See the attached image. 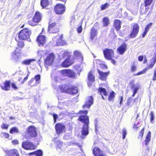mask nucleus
Listing matches in <instances>:
<instances>
[{
	"instance_id": "obj_1",
	"label": "nucleus",
	"mask_w": 156,
	"mask_h": 156,
	"mask_svg": "<svg viewBox=\"0 0 156 156\" xmlns=\"http://www.w3.org/2000/svg\"><path fill=\"white\" fill-rule=\"evenodd\" d=\"M88 114L87 110H80L79 111L77 114L78 118L77 120L83 123V125H89L90 124L89 117L87 115Z\"/></svg>"
},
{
	"instance_id": "obj_2",
	"label": "nucleus",
	"mask_w": 156,
	"mask_h": 156,
	"mask_svg": "<svg viewBox=\"0 0 156 156\" xmlns=\"http://www.w3.org/2000/svg\"><path fill=\"white\" fill-rule=\"evenodd\" d=\"M42 18V14L38 11H36L32 20L28 21V24L32 26H37L41 21Z\"/></svg>"
},
{
	"instance_id": "obj_3",
	"label": "nucleus",
	"mask_w": 156,
	"mask_h": 156,
	"mask_svg": "<svg viewBox=\"0 0 156 156\" xmlns=\"http://www.w3.org/2000/svg\"><path fill=\"white\" fill-rule=\"evenodd\" d=\"M31 34V30L26 28L21 30L18 33V38L20 40H27Z\"/></svg>"
},
{
	"instance_id": "obj_4",
	"label": "nucleus",
	"mask_w": 156,
	"mask_h": 156,
	"mask_svg": "<svg viewBox=\"0 0 156 156\" xmlns=\"http://www.w3.org/2000/svg\"><path fill=\"white\" fill-rule=\"evenodd\" d=\"M26 132L28 135V136L26 135L24 136L26 139H30L31 138H35L37 136L36 128L34 126H28Z\"/></svg>"
},
{
	"instance_id": "obj_5",
	"label": "nucleus",
	"mask_w": 156,
	"mask_h": 156,
	"mask_svg": "<svg viewBox=\"0 0 156 156\" xmlns=\"http://www.w3.org/2000/svg\"><path fill=\"white\" fill-rule=\"evenodd\" d=\"M55 58V56L54 53L51 52L48 54L44 61V66L48 67L52 65L54 63Z\"/></svg>"
},
{
	"instance_id": "obj_6",
	"label": "nucleus",
	"mask_w": 156,
	"mask_h": 156,
	"mask_svg": "<svg viewBox=\"0 0 156 156\" xmlns=\"http://www.w3.org/2000/svg\"><path fill=\"white\" fill-rule=\"evenodd\" d=\"M22 147L27 150H33L36 149L37 146L32 142L25 140L22 142Z\"/></svg>"
},
{
	"instance_id": "obj_7",
	"label": "nucleus",
	"mask_w": 156,
	"mask_h": 156,
	"mask_svg": "<svg viewBox=\"0 0 156 156\" xmlns=\"http://www.w3.org/2000/svg\"><path fill=\"white\" fill-rule=\"evenodd\" d=\"M48 31L50 33H57L59 31V28L55 22H49L48 27Z\"/></svg>"
},
{
	"instance_id": "obj_8",
	"label": "nucleus",
	"mask_w": 156,
	"mask_h": 156,
	"mask_svg": "<svg viewBox=\"0 0 156 156\" xmlns=\"http://www.w3.org/2000/svg\"><path fill=\"white\" fill-rule=\"evenodd\" d=\"M103 53L105 58L108 60L111 59L114 56V51L112 49L105 48L103 50Z\"/></svg>"
},
{
	"instance_id": "obj_9",
	"label": "nucleus",
	"mask_w": 156,
	"mask_h": 156,
	"mask_svg": "<svg viewBox=\"0 0 156 156\" xmlns=\"http://www.w3.org/2000/svg\"><path fill=\"white\" fill-rule=\"evenodd\" d=\"M47 37L41 33L37 37L36 41L38 45L39 46H43L46 44L47 42Z\"/></svg>"
},
{
	"instance_id": "obj_10",
	"label": "nucleus",
	"mask_w": 156,
	"mask_h": 156,
	"mask_svg": "<svg viewBox=\"0 0 156 156\" xmlns=\"http://www.w3.org/2000/svg\"><path fill=\"white\" fill-rule=\"evenodd\" d=\"M139 25L137 23H134L129 34V37L131 38H134L136 37L139 33Z\"/></svg>"
},
{
	"instance_id": "obj_11",
	"label": "nucleus",
	"mask_w": 156,
	"mask_h": 156,
	"mask_svg": "<svg viewBox=\"0 0 156 156\" xmlns=\"http://www.w3.org/2000/svg\"><path fill=\"white\" fill-rule=\"evenodd\" d=\"M61 75L64 76H68L70 78H75L76 74L71 69H64L61 71Z\"/></svg>"
},
{
	"instance_id": "obj_12",
	"label": "nucleus",
	"mask_w": 156,
	"mask_h": 156,
	"mask_svg": "<svg viewBox=\"0 0 156 156\" xmlns=\"http://www.w3.org/2000/svg\"><path fill=\"white\" fill-rule=\"evenodd\" d=\"M65 6L62 4L58 3L54 7V10L57 14L63 13L65 11Z\"/></svg>"
},
{
	"instance_id": "obj_13",
	"label": "nucleus",
	"mask_w": 156,
	"mask_h": 156,
	"mask_svg": "<svg viewBox=\"0 0 156 156\" xmlns=\"http://www.w3.org/2000/svg\"><path fill=\"white\" fill-rule=\"evenodd\" d=\"M70 56L67 57L61 64V66L64 68L68 67L72 65L74 63V61L71 59Z\"/></svg>"
},
{
	"instance_id": "obj_14",
	"label": "nucleus",
	"mask_w": 156,
	"mask_h": 156,
	"mask_svg": "<svg viewBox=\"0 0 156 156\" xmlns=\"http://www.w3.org/2000/svg\"><path fill=\"white\" fill-rule=\"evenodd\" d=\"M57 36H56L53 38V40L56 42V45L57 46H63L66 44V42L63 39V35L62 34L59 36V38H57Z\"/></svg>"
},
{
	"instance_id": "obj_15",
	"label": "nucleus",
	"mask_w": 156,
	"mask_h": 156,
	"mask_svg": "<svg viewBox=\"0 0 156 156\" xmlns=\"http://www.w3.org/2000/svg\"><path fill=\"white\" fill-rule=\"evenodd\" d=\"M21 51L20 49L18 47H16L14 51L12 52L11 54L12 58L17 62L18 61V59L21 54Z\"/></svg>"
},
{
	"instance_id": "obj_16",
	"label": "nucleus",
	"mask_w": 156,
	"mask_h": 156,
	"mask_svg": "<svg viewBox=\"0 0 156 156\" xmlns=\"http://www.w3.org/2000/svg\"><path fill=\"white\" fill-rule=\"evenodd\" d=\"M97 70L99 74V79L102 81H106L107 76L109 74L110 71H108L106 72H103L101 71L100 69L98 68H97Z\"/></svg>"
},
{
	"instance_id": "obj_17",
	"label": "nucleus",
	"mask_w": 156,
	"mask_h": 156,
	"mask_svg": "<svg viewBox=\"0 0 156 156\" xmlns=\"http://www.w3.org/2000/svg\"><path fill=\"white\" fill-rule=\"evenodd\" d=\"M93 99L92 96H88L86 98V101L82 107L83 108H89L91 105L93 104Z\"/></svg>"
},
{
	"instance_id": "obj_18",
	"label": "nucleus",
	"mask_w": 156,
	"mask_h": 156,
	"mask_svg": "<svg viewBox=\"0 0 156 156\" xmlns=\"http://www.w3.org/2000/svg\"><path fill=\"white\" fill-rule=\"evenodd\" d=\"M127 49V45L125 42H123L118 47L116 52L118 54L122 55L124 54Z\"/></svg>"
},
{
	"instance_id": "obj_19",
	"label": "nucleus",
	"mask_w": 156,
	"mask_h": 156,
	"mask_svg": "<svg viewBox=\"0 0 156 156\" xmlns=\"http://www.w3.org/2000/svg\"><path fill=\"white\" fill-rule=\"evenodd\" d=\"M65 128V126L61 123H57L55 126L56 132L58 135L62 133Z\"/></svg>"
},
{
	"instance_id": "obj_20",
	"label": "nucleus",
	"mask_w": 156,
	"mask_h": 156,
	"mask_svg": "<svg viewBox=\"0 0 156 156\" xmlns=\"http://www.w3.org/2000/svg\"><path fill=\"white\" fill-rule=\"evenodd\" d=\"M73 59L74 61L75 59H76L82 62L83 60V56L80 51L76 50L75 51L73 52Z\"/></svg>"
},
{
	"instance_id": "obj_21",
	"label": "nucleus",
	"mask_w": 156,
	"mask_h": 156,
	"mask_svg": "<svg viewBox=\"0 0 156 156\" xmlns=\"http://www.w3.org/2000/svg\"><path fill=\"white\" fill-rule=\"evenodd\" d=\"M93 153L94 156H107L106 155L103 153V151L96 147L93 148Z\"/></svg>"
},
{
	"instance_id": "obj_22",
	"label": "nucleus",
	"mask_w": 156,
	"mask_h": 156,
	"mask_svg": "<svg viewBox=\"0 0 156 156\" xmlns=\"http://www.w3.org/2000/svg\"><path fill=\"white\" fill-rule=\"evenodd\" d=\"M6 152L7 156H20L19 151L16 149H12Z\"/></svg>"
},
{
	"instance_id": "obj_23",
	"label": "nucleus",
	"mask_w": 156,
	"mask_h": 156,
	"mask_svg": "<svg viewBox=\"0 0 156 156\" xmlns=\"http://www.w3.org/2000/svg\"><path fill=\"white\" fill-rule=\"evenodd\" d=\"M78 92L77 88L76 86L73 85H69L68 94L72 95H74Z\"/></svg>"
},
{
	"instance_id": "obj_24",
	"label": "nucleus",
	"mask_w": 156,
	"mask_h": 156,
	"mask_svg": "<svg viewBox=\"0 0 156 156\" xmlns=\"http://www.w3.org/2000/svg\"><path fill=\"white\" fill-rule=\"evenodd\" d=\"M87 79L88 80L87 84L89 86L91 85L92 83L94 82L95 81V77L92 74V70H91L88 73Z\"/></svg>"
},
{
	"instance_id": "obj_25",
	"label": "nucleus",
	"mask_w": 156,
	"mask_h": 156,
	"mask_svg": "<svg viewBox=\"0 0 156 156\" xmlns=\"http://www.w3.org/2000/svg\"><path fill=\"white\" fill-rule=\"evenodd\" d=\"M10 80H6L3 83L4 85L1 86V89L4 91L9 90L10 88Z\"/></svg>"
},
{
	"instance_id": "obj_26",
	"label": "nucleus",
	"mask_w": 156,
	"mask_h": 156,
	"mask_svg": "<svg viewBox=\"0 0 156 156\" xmlns=\"http://www.w3.org/2000/svg\"><path fill=\"white\" fill-rule=\"evenodd\" d=\"M98 92L101 95L102 98L104 100L105 99V98L103 96H107V93L106 90L105 88L101 87H99L98 88Z\"/></svg>"
},
{
	"instance_id": "obj_27",
	"label": "nucleus",
	"mask_w": 156,
	"mask_h": 156,
	"mask_svg": "<svg viewBox=\"0 0 156 156\" xmlns=\"http://www.w3.org/2000/svg\"><path fill=\"white\" fill-rule=\"evenodd\" d=\"M98 32L95 28L93 27L91 29L90 32V38L91 40H93L95 37L97 35Z\"/></svg>"
},
{
	"instance_id": "obj_28",
	"label": "nucleus",
	"mask_w": 156,
	"mask_h": 156,
	"mask_svg": "<svg viewBox=\"0 0 156 156\" xmlns=\"http://www.w3.org/2000/svg\"><path fill=\"white\" fill-rule=\"evenodd\" d=\"M121 21L119 20L115 19L114 21L113 25L116 31L119 30L121 27Z\"/></svg>"
},
{
	"instance_id": "obj_29",
	"label": "nucleus",
	"mask_w": 156,
	"mask_h": 156,
	"mask_svg": "<svg viewBox=\"0 0 156 156\" xmlns=\"http://www.w3.org/2000/svg\"><path fill=\"white\" fill-rule=\"evenodd\" d=\"M69 85L63 84L59 86V89L62 92L68 93Z\"/></svg>"
},
{
	"instance_id": "obj_30",
	"label": "nucleus",
	"mask_w": 156,
	"mask_h": 156,
	"mask_svg": "<svg viewBox=\"0 0 156 156\" xmlns=\"http://www.w3.org/2000/svg\"><path fill=\"white\" fill-rule=\"evenodd\" d=\"M89 125H83L81 131V134L84 136L87 135L89 133L88 131Z\"/></svg>"
},
{
	"instance_id": "obj_31",
	"label": "nucleus",
	"mask_w": 156,
	"mask_h": 156,
	"mask_svg": "<svg viewBox=\"0 0 156 156\" xmlns=\"http://www.w3.org/2000/svg\"><path fill=\"white\" fill-rule=\"evenodd\" d=\"M29 155H34V156H42L43 152L41 150H38L36 151L28 153Z\"/></svg>"
},
{
	"instance_id": "obj_32",
	"label": "nucleus",
	"mask_w": 156,
	"mask_h": 156,
	"mask_svg": "<svg viewBox=\"0 0 156 156\" xmlns=\"http://www.w3.org/2000/svg\"><path fill=\"white\" fill-rule=\"evenodd\" d=\"M144 5L141 4L140 6V12L142 15L145 14L148 12L149 9H150L149 7L148 6H145V8L144 10Z\"/></svg>"
},
{
	"instance_id": "obj_33",
	"label": "nucleus",
	"mask_w": 156,
	"mask_h": 156,
	"mask_svg": "<svg viewBox=\"0 0 156 156\" xmlns=\"http://www.w3.org/2000/svg\"><path fill=\"white\" fill-rule=\"evenodd\" d=\"M115 96V93L113 91H112L108 95V100L109 102H113L114 101V98Z\"/></svg>"
},
{
	"instance_id": "obj_34",
	"label": "nucleus",
	"mask_w": 156,
	"mask_h": 156,
	"mask_svg": "<svg viewBox=\"0 0 156 156\" xmlns=\"http://www.w3.org/2000/svg\"><path fill=\"white\" fill-rule=\"evenodd\" d=\"M151 137V133L150 131H149L146 136L145 139L144 140V142L146 145H147L150 141Z\"/></svg>"
},
{
	"instance_id": "obj_35",
	"label": "nucleus",
	"mask_w": 156,
	"mask_h": 156,
	"mask_svg": "<svg viewBox=\"0 0 156 156\" xmlns=\"http://www.w3.org/2000/svg\"><path fill=\"white\" fill-rule=\"evenodd\" d=\"M49 5L48 0H41V5L43 8L46 7Z\"/></svg>"
},
{
	"instance_id": "obj_36",
	"label": "nucleus",
	"mask_w": 156,
	"mask_h": 156,
	"mask_svg": "<svg viewBox=\"0 0 156 156\" xmlns=\"http://www.w3.org/2000/svg\"><path fill=\"white\" fill-rule=\"evenodd\" d=\"M102 22L103 26L104 27H107L109 24L108 19L106 17H105L103 18Z\"/></svg>"
},
{
	"instance_id": "obj_37",
	"label": "nucleus",
	"mask_w": 156,
	"mask_h": 156,
	"mask_svg": "<svg viewBox=\"0 0 156 156\" xmlns=\"http://www.w3.org/2000/svg\"><path fill=\"white\" fill-rule=\"evenodd\" d=\"M144 130L145 127H144L140 131L137 137L138 139L141 140L142 139L144 133Z\"/></svg>"
},
{
	"instance_id": "obj_38",
	"label": "nucleus",
	"mask_w": 156,
	"mask_h": 156,
	"mask_svg": "<svg viewBox=\"0 0 156 156\" xmlns=\"http://www.w3.org/2000/svg\"><path fill=\"white\" fill-rule=\"evenodd\" d=\"M34 61H35V60L34 59H26L23 60L22 62L23 64L26 65H28L30 64V63Z\"/></svg>"
},
{
	"instance_id": "obj_39",
	"label": "nucleus",
	"mask_w": 156,
	"mask_h": 156,
	"mask_svg": "<svg viewBox=\"0 0 156 156\" xmlns=\"http://www.w3.org/2000/svg\"><path fill=\"white\" fill-rule=\"evenodd\" d=\"M28 84L31 86H35L37 85V84L34 80V79L32 78L28 82Z\"/></svg>"
},
{
	"instance_id": "obj_40",
	"label": "nucleus",
	"mask_w": 156,
	"mask_h": 156,
	"mask_svg": "<svg viewBox=\"0 0 156 156\" xmlns=\"http://www.w3.org/2000/svg\"><path fill=\"white\" fill-rule=\"evenodd\" d=\"M136 66L135 62H133L130 67V71L132 73L135 72L136 70Z\"/></svg>"
},
{
	"instance_id": "obj_41",
	"label": "nucleus",
	"mask_w": 156,
	"mask_h": 156,
	"mask_svg": "<svg viewBox=\"0 0 156 156\" xmlns=\"http://www.w3.org/2000/svg\"><path fill=\"white\" fill-rule=\"evenodd\" d=\"M19 132L18 128L15 127L11 128L9 130V133L11 134H13L15 133H17Z\"/></svg>"
},
{
	"instance_id": "obj_42",
	"label": "nucleus",
	"mask_w": 156,
	"mask_h": 156,
	"mask_svg": "<svg viewBox=\"0 0 156 156\" xmlns=\"http://www.w3.org/2000/svg\"><path fill=\"white\" fill-rule=\"evenodd\" d=\"M153 1L154 0H144V6H148L152 4Z\"/></svg>"
},
{
	"instance_id": "obj_43",
	"label": "nucleus",
	"mask_w": 156,
	"mask_h": 156,
	"mask_svg": "<svg viewBox=\"0 0 156 156\" xmlns=\"http://www.w3.org/2000/svg\"><path fill=\"white\" fill-rule=\"evenodd\" d=\"M109 6L108 3L106 2L104 4H102L100 6L101 9V10L105 9L106 8H108Z\"/></svg>"
},
{
	"instance_id": "obj_44",
	"label": "nucleus",
	"mask_w": 156,
	"mask_h": 156,
	"mask_svg": "<svg viewBox=\"0 0 156 156\" xmlns=\"http://www.w3.org/2000/svg\"><path fill=\"white\" fill-rule=\"evenodd\" d=\"M17 45L20 48H23L24 46V42L23 41H17Z\"/></svg>"
},
{
	"instance_id": "obj_45",
	"label": "nucleus",
	"mask_w": 156,
	"mask_h": 156,
	"mask_svg": "<svg viewBox=\"0 0 156 156\" xmlns=\"http://www.w3.org/2000/svg\"><path fill=\"white\" fill-rule=\"evenodd\" d=\"M34 78V80H35V81L37 84L40 83L41 79V76L39 74H37L36 75Z\"/></svg>"
},
{
	"instance_id": "obj_46",
	"label": "nucleus",
	"mask_w": 156,
	"mask_h": 156,
	"mask_svg": "<svg viewBox=\"0 0 156 156\" xmlns=\"http://www.w3.org/2000/svg\"><path fill=\"white\" fill-rule=\"evenodd\" d=\"M134 80H131L129 83V84L130 86V87L132 89H134L135 86V85L134 84Z\"/></svg>"
},
{
	"instance_id": "obj_47",
	"label": "nucleus",
	"mask_w": 156,
	"mask_h": 156,
	"mask_svg": "<svg viewBox=\"0 0 156 156\" xmlns=\"http://www.w3.org/2000/svg\"><path fill=\"white\" fill-rule=\"evenodd\" d=\"M140 87L139 86H136V87H135L134 89H132L133 90V94L132 95V96L133 97L134 96L135 94L137 93L138 90L139 89Z\"/></svg>"
},
{
	"instance_id": "obj_48",
	"label": "nucleus",
	"mask_w": 156,
	"mask_h": 156,
	"mask_svg": "<svg viewBox=\"0 0 156 156\" xmlns=\"http://www.w3.org/2000/svg\"><path fill=\"white\" fill-rule=\"evenodd\" d=\"M70 56V58H71V55H70L69 52L68 51H66L64 52L63 55L62 57L63 58H65L66 57H69Z\"/></svg>"
},
{
	"instance_id": "obj_49",
	"label": "nucleus",
	"mask_w": 156,
	"mask_h": 156,
	"mask_svg": "<svg viewBox=\"0 0 156 156\" xmlns=\"http://www.w3.org/2000/svg\"><path fill=\"white\" fill-rule=\"evenodd\" d=\"M99 65L100 67L102 69H107L108 68L107 66L105 64L101 63Z\"/></svg>"
},
{
	"instance_id": "obj_50",
	"label": "nucleus",
	"mask_w": 156,
	"mask_h": 156,
	"mask_svg": "<svg viewBox=\"0 0 156 156\" xmlns=\"http://www.w3.org/2000/svg\"><path fill=\"white\" fill-rule=\"evenodd\" d=\"M12 88L14 90H17L19 87L16 85L15 83H11Z\"/></svg>"
},
{
	"instance_id": "obj_51",
	"label": "nucleus",
	"mask_w": 156,
	"mask_h": 156,
	"mask_svg": "<svg viewBox=\"0 0 156 156\" xmlns=\"http://www.w3.org/2000/svg\"><path fill=\"white\" fill-rule=\"evenodd\" d=\"M153 24L152 23H148L145 28L144 30L148 31L150 28L151 27Z\"/></svg>"
},
{
	"instance_id": "obj_52",
	"label": "nucleus",
	"mask_w": 156,
	"mask_h": 156,
	"mask_svg": "<svg viewBox=\"0 0 156 156\" xmlns=\"http://www.w3.org/2000/svg\"><path fill=\"white\" fill-rule=\"evenodd\" d=\"M150 120L151 122H152L154 120V113L153 111H151L150 113Z\"/></svg>"
},
{
	"instance_id": "obj_53",
	"label": "nucleus",
	"mask_w": 156,
	"mask_h": 156,
	"mask_svg": "<svg viewBox=\"0 0 156 156\" xmlns=\"http://www.w3.org/2000/svg\"><path fill=\"white\" fill-rule=\"evenodd\" d=\"M2 129H7L9 127V125L5 123H3L1 126Z\"/></svg>"
},
{
	"instance_id": "obj_54",
	"label": "nucleus",
	"mask_w": 156,
	"mask_h": 156,
	"mask_svg": "<svg viewBox=\"0 0 156 156\" xmlns=\"http://www.w3.org/2000/svg\"><path fill=\"white\" fill-rule=\"evenodd\" d=\"M126 133V130L125 129H123L122 130V139H123L125 138Z\"/></svg>"
},
{
	"instance_id": "obj_55",
	"label": "nucleus",
	"mask_w": 156,
	"mask_h": 156,
	"mask_svg": "<svg viewBox=\"0 0 156 156\" xmlns=\"http://www.w3.org/2000/svg\"><path fill=\"white\" fill-rule=\"evenodd\" d=\"M53 116L54 119V123H55L56 122V120L58 118V115L57 114L54 113L53 114Z\"/></svg>"
},
{
	"instance_id": "obj_56",
	"label": "nucleus",
	"mask_w": 156,
	"mask_h": 156,
	"mask_svg": "<svg viewBox=\"0 0 156 156\" xmlns=\"http://www.w3.org/2000/svg\"><path fill=\"white\" fill-rule=\"evenodd\" d=\"M152 80L154 81L156 80V68L154 69V75L152 78Z\"/></svg>"
},
{
	"instance_id": "obj_57",
	"label": "nucleus",
	"mask_w": 156,
	"mask_h": 156,
	"mask_svg": "<svg viewBox=\"0 0 156 156\" xmlns=\"http://www.w3.org/2000/svg\"><path fill=\"white\" fill-rule=\"evenodd\" d=\"M29 74H27L26 76L23 79V80H22V81L20 82V84H23L28 79V77L29 76Z\"/></svg>"
},
{
	"instance_id": "obj_58",
	"label": "nucleus",
	"mask_w": 156,
	"mask_h": 156,
	"mask_svg": "<svg viewBox=\"0 0 156 156\" xmlns=\"http://www.w3.org/2000/svg\"><path fill=\"white\" fill-rule=\"evenodd\" d=\"M133 99L132 98L129 97L128 98L127 101V105H129L131 103Z\"/></svg>"
},
{
	"instance_id": "obj_59",
	"label": "nucleus",
	"mask_w": 156,
	"mask_h": 156,
	"mask_svg": "<svg viewBox=\"0 0 156 156\" xmlns=\"http://www.w3.org/2000/svg\"><path fill=\"white\" fill-rule=\"evenodd\" d=\"M82 28L81 25L80 26L77 28V31L78 33H80L82 32Z\"/></svg>"
},
{
	"instance_id": "obj_60",
	"label": "nucleus",
	"mask_w": 156,
	"mask_h": 156,
	"mask_svg": "<svg viewBox=\"0 0 156 156\" xmlns=\"http://www.w3.org/2000/svg\"><path fill=\"white\" fill-rule=\"evenodd\" d=\"M3 136L6 138H8L9 137V133H2Z\"/></svg>"
},
{
	"instance_id": "obj_61",
	"label": "nucleus",
	"mask_w": 156,
	"mask_h": 156,
	"mask_svg": "<svg viewBox=\"0 0 156 156\" xmlns=\"http://www.w3.org/2000/svg\"><path fill=\"white\" fill-rule=\"evenodd\" d=\"M147 32H148L146 30H144L143 34H141L142 37L143 38L146 35Z\"/></svg>"
},
{
	"instance_id": "obj_62",
	"label": "nucleus",
	"mask_w": 156,
	"mask_h": 156,
	"mask_svg": "<svg viewBox=\"0 0 156 156\" xmlns=\"http://www.w3.org/2000/svg\"><path fill=\"white\" fill-rule=\"evenodd\" d=\"M144 57L142 55L139 56L138 57V60L139 61L141 62L143 61Z\"/></svg>"
},
{
	"instance_id": "obj_63",
	"label": "nucleus",
	"mask_w": 156,
	"mask_h": 156,
	"mask_svg": "<svg viewBox=\"0 0 156 156\" xmlns=\"http://www.w3.org/2000/svg\"><path fill=\"white\" fill-rule=\"evenodd\" d=\"M12 143L13 144L15 145H16L18 144L19 143V142L17 140H12Z\"/></svg>"
},
{
	"instance_id": "obj_64",
	"label": "nucleus",
	"mask_w": 156,
	"mask_h": 156,
	"mask_svg": "<svg viewBox=\"0 0 156 156\" xmlns=\"http://www.w3.org/2000/svg\"><path fill=\"white\" fill-rule=\"evenodd\" d=\"M119 99L120 100L119 104L120 105H121L123 100V97L122 96H120L119 98Z\"/></svg>"
}]
</instances>
